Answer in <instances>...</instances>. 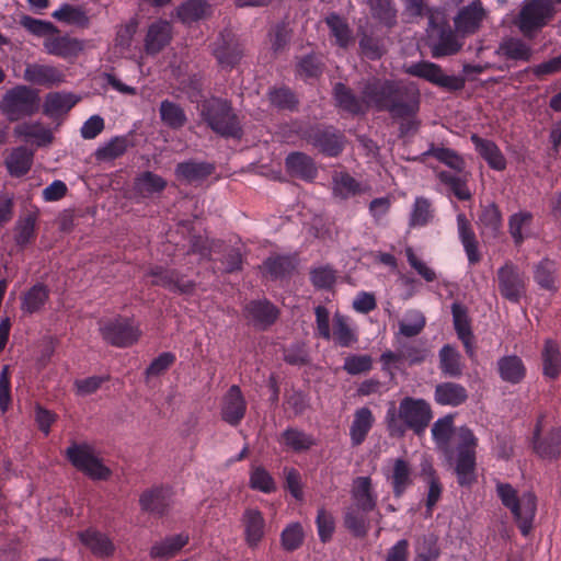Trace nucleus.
<instances>
[{
  "mask_svg": "<svg viewBox=\"0 0 561 561\" xmlns=\"http://www.w3.org/2000/svg\"><path fill=\"white\" fill-rule=\"evenodd\" d=\"M334 106L353 117L364 116L370 108L387 112L393 121L410 124L419 114L421 93L413 82L385 77H370L362 84L360 95L342 82L332 89Z\"/></svg>",
  "mask_w": 561,
  "mask_h": 561,
  "instance_id": "1",
  "label": "nucleus"
},
{
  "mask_svg": "<svg viewBox=\"0 0 561 561\" xmlns=\"http://www.w3.org/2000/svg\"><path fill=\"white\" fill-rule=\"evenodd\" d=\"M433 419L431 404L421 398L404 397L398 411L394 407L387 411L386 421L389 434L393 437H402L408 430L415 435H422Z\"/></svg>",
  "mask_w": 561,
  "mask_h": 561,
  "instance_id": "2",
  "label": "nucleus"
},
{
  "mask_svg": "<svg viewBox=\"0 0 561 561\" xmlns=\"http://www.w3.org/2000/svg\"><path fill=\"white\" fill-rule=\"evenodd\" d=\"M201 116L207 126L224 138L240 139L243 135L238 115L230 101L217 96L206 99L201 104Z\"/></svg>",
  "mask_w": 561,
  "mask_h": 561,
  "instance_id": "3",
  "label": "nucleus"
},
{
  "mask_svg": "<svg viewBox=\"0 0 561 561\" xmlns=\"http://www.w3.org/2000/svg\"><path fill=\"white\" fill-rule=\"evenodd\" d=\"M496 494L501 503L512 513L522 535L528 536L537 513V496L535 493L525 492L519 496L512 484L497 481Z\"/></svg>",
  "mask_w": 561,
  "mask_h": 561,
  "instance_id": "4",
  "label": "nucleus"
},
{
  "mask_svg": "<svg viewBox=\"0 0 561 561\" xmlns=\"http://www.w3.org/2000/svg\"><path fill=\"white\" fill-rule=\"evenodd\" d=\"M426 33V45L433 58L439 59L454 56L459 53L463 46V37L457 30L451 27L444 16H437L431 13Z\"/></svg>",
  "mask_w": 561,
  "mask_h": 561,
  "instance_id": "5",
  "label": "nucleus"
},
{
  "mask_svg": "<svg viewBox=\"0 0 561 561\" xmlns=\"http://www.w3.org/2000/svg\"><path fill=\"white\" fill-rule=\"evenodd\" d=\"M556 14L552 0H524L515 24L524 37L533 39L554 20Z\"/></svg>",
  "mask_w": 561,
  "mask_h": 561,
  "instance_id": "6",
  "label": "nucleus"
},
{
  "mask_svg": "<svg viewBox=\"0 0 561 561\" xmlns=\"http://www.w3.org/2000/svg\"><path fill=\"white\" fill-rule=\"evenodd\" d=\"M38 93L27 85L9 89L0 101V110L10 122L30 117L38 112Z\"/></svg>",
  "mask_w": 561,
  "mask_h": 561,
  "instance_id": "7",
  "label": "nucleus"
},
{
  "mask_svg": "<svg viewBox=\"0 0 561 561\" xmlns=\"http://www.w3.org/2000/svg\"><path fill=\"white\" fill-rule=\"evenodd\" d=\"M65 457L80 472L94 481H106L112 470L95 455L94 448L88 443H71Z\"/></svg>",
  "mask_w": 561,
  "mask_h": 561,
  "instance_id": "8",
  "label": "nucleus"
},
{
  "mask_svg": "<svg viewBox=\"0 0 561 561\" xmlns=\"http://www.w3.org/2000/svg\"><path fill=\"white\" fill-rule=\"evenodd\" d=\"M478 438L467 426H461L457 431V458L455 472L457 481L461 486H469L476 481V448Z\"/></svg>",
  "mask_w": 561,
  "mask_h": 561,
  "instance_id": "9",
  "label": "nucleus"
},
{
  "mask_svg": "<svg viewBox=\"0 0 561 561\" xmlns=\"http://www.w3.org/2000/svg\"><path fill=\"white\" fill-rule=\"evenodd\" d=\"M403 71L409 76L423 79L449 92L460 91L466 85V79L463 77L446 75L439 65L428 60L407 65Z\"/></svg>",
  "mask_w": 561,
  "mask_h": 561,
  "instance_id": "10",
  "label": "nucleus"
},
{
  "mask_svg": "<svg viewBox=\"0 0 561 561\" xmlns=\"http://www.w3.org/2000/svg\"><path fill=\"white\" fill-rule=\"evenodd\" d=\"M102 339L115 347H129L138 342L141 331L133 319L118 316L100 322Z\"/></svg>",
  "mask_w": 561,
  "mask_h": 561,
  "instance_id": "11",
  "label": "nucleus"
},
{
  "mask_svg": "<svg viewBox=\"0 0 561 561\" xmlns=\"http://www.w3.org/2000/svg\"><path fill=\"white\" fill-rule=\"evenodd\" d=\"M526 276L512 261H507L496 272L497 289L500 295L513 304H518L526 295Z\"/></svg>",
  "mask_w": 561,
  "mask_h": 561,
  "instance_id": "12",
  "label": "nucleus"
},
{
  "mask_svg": "<svg viewBox=\"0 0 561 561\" xmlns=\"http://www.w3.org/2000/svg\"><path fill=\"white\" fill-rule=\"evenodd\" d=\"M302 137L327 157H337L345 147L344 134L333 126H311Z\"/></svg>",
  "mask_w": 561,
  "mask_h": 561,
  "instance_id": "13",
  "label": "nucleus"
},
{
  "mask_svg": "<svg viewBox=\"0 0 561 561\" xmlns=\"http://www.w3.org/2000/svg\"><path fill=\"white\" fill-rule=\"evenodd\" d=\"M211 51L222 69H233L243 57V46L230 30H224L211 44Z\"/></svg>",
  "mask_w": 561,
  "mask_h": 561,
  "instance_id": "14",
  "label": "nucleus"
},
{
  "mask_svg": "<svg viewBox=\"0 0 561 561\" xmlns=\"http://www.w3.org/2000/svg\"><path fill=\"white\" fill-rule=\"evenodd\" d=\"M545 414H540L537 419L533 435V448L540 458L556 460L561 455V427H551L545 436H541L545 430Z\"/></svg>",
  "mask_w": 561,
  "mask_h": 561,
  "instance_id": "15",
  "label": "nucleus"
},
{
  "mask_svg": "<svg viewBox=\"0 0 561 561\" xmlns=\"http://www.w3.org/2000/svg\"><path fill=\"white\" fill-rule=\"evenodd\" d=\"M172 495V489L165 485L146 489L139 496L140 510L154 517H163L171 508Z\"/></svg>",
  "mask_w": 561,
  "mask_h": 561,
  "instance_id": "16",
  "label": "nucleus"
},
{
  "mask_svg": "<svg viewBox=\"0 0 561 561\" xmlns=\"http://www.w3.org/2000/svg\"><path fill=\"white\" fill-rule=\"evenodd\" d=\"M148 275L153 277L151 280L152 286H161L172 293L190 295L196 287L194 280H185L183 274L178 270L164 268L157 265L149 270Z\"/></svg>",
  "mask_w": 561,
  "mask_h": 561,
  "instance_id": "17",
  "label": "nucleus"
},
{
  "mask_svg": "<svg viewBox=\"0 0 561 561\" xmlns=\"http://www.w3.org/2000/svg\"><path fill=\"white\" fill-rule=\"evenodd\" d=\"M43 46L48 55L62 59L77 58L83 50L82 41L69 35H60L59 31L58 33H51L50 36H46L43 41Z\"/></svg>",
  "mask_w": 561,
  "mask_h": 561,
  "instance_id": "18",
  "label": "nucleus"
},
{
  "mask_svg": "<svg viewBox=\"0 0 561 561\" xmlns=\"http://www.w3.org/2000/svg\"><path fill=\"white\" fill-rule=\"evenodd\" d=\"M247 401L239 386L232 385L222 398L221 419L231 426H238L244 419Z\"/></svg>",
  "mask_w": 561,
  "mask_h": 561,
  "instance_id": "19",
  "label": "nucleus"
},
{
  "mask_svg": "<svg viewBox=\"0 0 561 561\" xmlns=\"http://www.w3.org/2000/svg\"><path fill=\"white\" fill-rule=\"evenodd\" d=\"M244 317L259 330L272 327L279 316V310L267 299L251 300L244 307Z\"/></svg>",
  "mask_w": 561,
  "mask_h": 561,
  "instance_id": "20",
  "label": "nucleus"
},
{
  "mask_svg": "<svg viewBox=\"0 0 561 561\" xmlns=\"http://www.w3.org/2000/svg\"><path fill=\"white\" fill-rule=\"evenodd\" d=\"M392 488L393 496L400 499L414 484L412 466L404 458L392 460L390 470L386 473Z\"/></svg>",
  "mask_w": 561,
  "mask_h": 561,
  "instance_id": "21",
  "label": "nucleus"
},
{
  "mask_svg": "<svg viewBox=\"0 0 561 561\" xmlns=\"http://www.w3.org/2000/svg\"><path fill=\"white\" fill-rule=\"evenodd\" d=\"M359 54L376 61L387 53L385 38L373 27L359 26L357 30Z\"/></svg>",
  "mask_w": 561,
  "mask_h": 561,
  "instance_id": "22",
  "label": "nucleus"
},
{
  "mask_svg": "<svg viewBox=\"0 0 561 561\" xmlns=\"http://www.w3.org/2000/svg\"><path fill=\"white\" fill-rule=\"evenodd\" d=\"M457 230L469 265L473 266L478 264L482 259L479 251V242L470 220L463 213L457 215Z\"/></svg>",
  "mask_w": 561,
  "mask_h": 561,
  "instance_id": "23",
  "label": "nucleus"
},
{
  "mask_svg": "<svg viewBox=\"0 0 561 561\" xmlns=\"http://www.w3.org/2000/svg\"><path fill=\"white\" fill-rule=\"evenodd\" d=\"M484 19V10L480 2H473L459 10L454 19L457 32L465 38L474 34Z\"/></svg>",
  "mask_w": 561,
  "mask_h": 561,
  "instance_id": "24",
  "label": "nucleus"
},
{
  "mask_svg": "<svg viewBox=\"0 0 561 561\" xmlns=\"http://www.w3.org/2000/svg\"><path fill=\"white\" fill-rule=\"evenodd\" d=\"M241 522L244 528V540L250 548H256L265 536V519L257 508H245Z\"/></svg>",
  "mask_w": 561,
  "mask_h": 561,
  "instance_id": "25",
  "label": "nucleus"
},
{
  "mask_svg": "<svg viewBox=\"0 0 561 561\" xmlns=\"http://www.w3.org/2000/svg\"><path fill=\"white\" fill-rule=\"evenodd\" d=\"M188 541L190 535L185 531L167 536L151 546L149 556L153 560H170L174 558Z\"/></svg>",
  "mask_w": 561,
  "mask_h": 561,
  "instance_id": "26",
  "label": "nucleus"
},
{
  "mask_svg": "<svg viewBox=\"0 0 561 561\" xmlns=\"http://www.w3.org/2000/svg\"><path fill=\"white\" fill-rule=\"evenodd\" d=\"M172 39V25L165 20L151 23L145 38V50L148 55H157Z\"/></svg>",
  "mask_w": 561,
  "mask_h": 561,
  "instance_id": "27",
  "label": "nucleus"
},
{
  "mask_svg": "<svg viewBox=\"0 0 561 561\" xmlns=\"http://www.w3.org/2000/svg\"><path fill=\"white\" fill-rule=\"evenodd\" d=\"M78 538L98 558H108L115 552L112 539L94 528L79 531Z\"/></svg>",
  "mask_w": 561,
  "mask_h": 561,
  "instance_id": "28",
  "label": "nucleus"
},
{
  "mask_svg": "<svg viewBox=\"0 0 561 561\" xmlns=\"http://www.w3.org/2000/svg\"><path fill=\"white\" fill-rule=\"evenodd\" d=\"M285 165L290 175L304 181L311 182L318 175L313 159L300 151L289 153L285 160Z\"/></svg>",
  "mask_w": 561,
  "mask_h": 561,
  "instance_id": "29",
  "label": "nucleus"
},
{
  "mask_svg": "<svg viewBox=\"0 0 561 561\" xmlns=\"http://www.w3.org/2000/svg\"><path fill=\"white\" fill-rule=\"evenodd\" d=\"M278 442L287 450L295 454L306 453L317 444L316 438L311 434L294 426L285 428L280 433Z\"/></svg>",
  "mask_w": 561,
  "mask_h": 561,
  "instance_id": "30",
  "label": "nucleus"
},
{
  "mask_svg": "<svg viewBox=\"0 0 561 561\" xmlns=\"http://www.w3.org/2000/svg\"><path fill=\"white\" fill-rule=\"evenodd\" d=\"M440 184H443L448 194L454 195L458 201H469L472 194L468 186V172L453 173L450 171L442 170L436 174Z\"/></svg>",
  "mask_w": 561,
  "mask_h": 561,
  "instance_id": "31",
  "label": "nucleus"
},
{
  "mask_svg": "<svg viewBox=\"0 0 561 561\" xmlns=\"http://www.w3.org/2000/svg\"><path fill=\"white\" fill-rule=\"evenodd\" d=\"M470 139L478 153L486 161L491 169L496 171L505 170L506 159L494 141L481 138L477 134H472Z\"/></svg>",
  "mask_w": 561,
  "mask_h": 561,
  "instance_id": "32",
  "label": "nucleus"
},
{
  "mask_svg": "<svg viewBox=\"0 0 561 561\" xmlns=\"http://www.w3.org/2000/svg\"><path fill=\"white\" fill-rule=\"evenodd\" d=\"M534 280L545 290L556 293L558 286L559 265L554 260L545 257L534 265Z\"/></svg>",
  "mask_w": 561,
  "mask_h": 561,
  "instance_id": "33",
  "label": "nucleus"
},
{
  "mask_svg": "<svg viewBox=\"0 0 561 561\" xmlns=\"http://www.w3.org/2000/svg\"><path fill=\"white\" fill-rule=\"evenodd\" d=\"M354 506L362 507L364 511H374L377 506V494L373 488L370 477H357L353 481L351 491Z\"/></svg>",
  "mask_w": 561,
  "mask_h": 561,
  "instance_id": "34",
  "label": "nucleus"
},
{
  "mask_svg": "<svg viewBox=\"0 0 561 561\" xmlns=\"http://www.w3.org/2000/svg\"><path fill=\"white\" fill-rule=\"evenodd\" d=\"M434 399L439 405L459 407L468 400V391L460 383L446 381L435 387Z\"/></svg>",
  "mask_w": 561,
  "mask_h": 561,
  "instance_id": "35",
  "label": "nucleus"
},
{
  "mask_svg": "<svg viewBox=\"0 0 561 561\" xmlns=\"http://www.w3.org/2000/svg\"><path fill=\"white\" fill-rule=\"evenodd\" d=\"M24 78L33 84L50 87L64 81V73L54 66L33 64L26 67Z\"/></svg>",
  "mask_w": 561,
  "mask_h": 561,
  "instance_id": "36",
  "label": "nucleus"
},
{
  "mask_svg": "<svg viewBox=\"0 0 561 561\" xmlns=\"http://www.w3.org/2000/svg\"><path fill=\"white\" fill-rule=\"evenodd\" d=\"M216 170L211 162L188 160L178 163L175 174L188 183L198 182L210 176Z\"/></svg>",
  "mask_w": 561,
  "mask_h": 561,
  "instance_id": "37",
  "label": "nucleus"
},
{
  "mask_svg": "<svg viewBox=\"0 0 561 561\" xmlns=\"http://www.w3.org/2000/svg\"><path fill=\"white\" fill-rule=\"evenodd\" d=\"M374 415L369 408L363 407L355 411L350 427V437L353 446L362 445L374 425Z\"/></svg>",
  "mask_w": 561,
  "mask_h": 561,
  "instance_id": "38",
  "label": "nucleus"
},
{
  "mask_svg": "<svg viewBox=\"0 0 561 561\" xmlns=\"http://www.w3.org/2000/svg\"><path fill=\"white\" fill-rule=\"evenodd\" d=\"M497 371L505 382L517 385L526 377V367L517 355H506L497 360Z\"/></svg>",
  "mask_w": 561,
  "mask_h": 561,
  "instance_id": "39",
  "label": "nucleus"
},
{
  "mask_svg": "<svg viewBox=\"0 0 561 561\" xmlns=\"http://www.w3.org/2000/svg\"><path fill=\"white\" fill-rule=\"evenodd\" d=\"M34 152L24 146L14 148L5 159V167L11 176L22 178L32 168Z\"/></svg>",
  "mask_w": 561,
  "mask_h": 561,
  "instance_id": "40",
  "label": "nucleus"
},
{
  "mask_svg": "<svg viewBox=\"0 0 561 561\" xmlns=\"http://www.w3.org/2000/svg\"><path fill=\"white\" fill-rule=\"evenodd\" d=\"M325 24L330 34L334 37L335 44L343 49L348 48L355 41L353 31L347 21L335 12L325 16Z\"/></svg>",
  "mask_w": 561,
  "mask_h": 561,
  "instance_id": "41",
  "label": "nucleus"
},
{
  "mask_svg": "<svg viewBox=\"0 0 561 561\" xmlns=\"http://www.w3.org/2000/svg\"><path fill=\"white\" fill-rule=\"evenodd\" d=\"M50 290L47 285L36 283L21 297V309L24 313L33 314L41 311L49 299Z\"/></svg>",
  "mask_w": 561,
  "mask_h": 561,
  "instance_id": "42",
  "label": "nucleus"
},
{
  "mask_svg": "<svg viewBox=\"0 0 561 561\" xmlns=\"http://www.w3.org/2000/svg\"><path fill=\"white\" fill-rule=\"evenodd\" d=\"M362 507L351 505L346 507L343 516L344 527L356 538H364L369 530V519Z\"/></svg>",
  "mask_w": 561,
  "mask_h": 561,
  "instance_id": "43",
  "label": "nucleus"
},
{
  "mask_svg": "<svg viewBox=\"0 0 561 561\" xmlns=\"http://www.w3.org/2000/svg\"><path fill=\"white\" fill-rule=\"evenodd\" d=\"M542 374L549 379L561 375V350L553 340H547L541 351Z\"/></svg>",
  "mask_w": 561,
  "mask_h": 561,
  "instance_id": "44",
  "label": "nucleus"
},
{
  "mask_svg": "<svg viewBox=\"0 0 561 561\" xmlns=\"http://www.w3.org/2000/svg\"><path fill=\"white\" fill-rule=\"evenodd\" d=\"M427 157L435 158L437 161L457 173H462L466 169L465 159L456 150L450 148L439 147L432 144L430 148L422 153L421 160L423 161Z\"/></svg>",
  "mask_w": 561,
  "mask_h": 561,
  "instance_id": "45",
  "label": "nucleus"
},
{
  "mask_svg": "<svg viewBox=\"0 0 561 561\" xmlns=\"http://www.w3.org/2000/svg\"><path fill=\"white\" fill-rule=\"evenodd\" d=\"M494 54L510 60L529 61L533 53L531 48L520 38L507 37L500 43Z\"/></svg>",
  "mask_w": 561,
  "mask_h": 561,
  "instance_id": "46",
  "label": "nucleus"
},
{
  "mask_svg": "<svg viewBox=\"0 0 561 561\" xmlns=\"http://www.w3.org/2000/svg\"><path fill=\"white\" fill-rule=\"evenodd\" d=\"M211 13V7L207 0H187L176 9L179 20L184 24L198 22Z\"/></svg>",
  "mask_w": 561,
  "mask_h": 561,
  "instance_id": "47",
  "label": "nucleus"
},
{
  "mask_svg": "<svg viewBox=\"0 0 561 561\" xmlns=\"http://www.w3.org/2000/svg\"><path fill=\"white\" fill-rule=\"evenodd\" d=\"M263 267L272 279H283L293 274L296 261L293 255H271L263 262Z\"/></svg>",
  "mask_w": 561,
  "mask_h": 561,
  "instance_id": "48",
  "label": "nucleus"
},
{
  "mask_svg": "<svg viewBox=\"0 0 561 561\" xmlns=\"http://www.w3.org/2000/svg\"><path fill=\"white\" fill-rule=\"evenodd\" d=\"M332 185L333 195L341 199H348L363 193L362 184L345 171L333 174Z\"/></svg>",
  "mask_w": 561,
  "mask_h": 561,
  "instance_id": "49",
  "label": "nucleus"
},
{
  "mask_svg": "<svg viewBox=\"0 0 561 561\" xmlns=\"http://www.w3.org/2000/svg\"><path fill=\"white\" fill-rule=\"evenodd\" d=\"M331 339L341 347H351L358 341L355 330L350 324V318L336 312L333 316V331Z\"/></svg>",
  "mask_w": 561,
  "mask_h": 561,
  "instance_id": "50",
  "label": "nucleus"
},
{
  "mask_svg": "<svg viewBox=\"0 0 561 561\" xmlns=\"http://www.w3.org/2000/svg\"><path fill=\"white\" fill-rule=\"evenodd\" d=\"M159 115L163 125L178 130L183 128L187 123V116L184 108L170 100H163L159 106Z\"/></svg>",
  "mask_w": 561,
  "mask_h": 561,
  "instance_id": "51",
  "label": "nucleus"
},
{
  "mask_svg": "<svg viewBox=\"0 0 561 561\" xmlns=\"http://www.w3.org/2000/svg\"><path fill=\"white\" fill-rule=\"evenodd\" d=\"M478 222L482 228V233L493 238L496 237L503 225L502 213L499 206L495 203L481 206Z\"/></svg>",
  "mask_w": 561,
  "mask_h": 561,
  "instance_id": "52",
  "label": "nucleus"
},
{
  "mask_svg": "<svg viewBox=\"0 0 561 561\" xmlns=\"http://www.w3.org/2000/svg\"><path fill=\"white\" fill-rule=\"evenodd\" d=\"M53 18L59 22L85 28L90 24L87 12L77 5L64 3L59 9L53 12Z\"/></svg>",
  "mask_w": 561,
  "mask_h": 561,
  "instance_id": "53",
  "label": "nucleus"
},
{
  "mask_svg": "<svg viewBox=\"0 0 561 561\" xmlns=\"http://www.w3.org/2000/svg\"><path fill=\"white\" fill-rule=\"evenodd\" d=\"M271 104L279 111L297 112L299 99L297 94L288 87L273 88L268 92Z\"/></svg>",
  "mask_w": 561,
  "mask_h": 561,
  "instance_id": "54",
  "label": "nucleus"
},
{
  "mask_svg": "<svg viewBox=\"0 0 561 561\" xmlns=\"http://www.w3.org/2000/svg\"><path fill=\"white\" fill-rule=\"evenodd\" d=\"M439 368L445 376L457 378L462 375L460 354L449 344L439 351Z\"/></svg>",
  "mask_w": 561,
  "mask_h": 561,
  "instance_id": "55",
  "label": "nucleus"
},
{
  "mask_svg": "<svg viewBox=\"0 0 561 561\" xmlns=\"http://www.w3.org/2000/svg\"><path fill=\"white\" fill-rule=\"evenodd\" d=\"M76 103L77 100L71 94L49 93L45 100L44 114L56 117L70 111Z\"/></svg>",
  "mask_w": 561,
  "mask_h": 561,
  "instance_id": "56",
  "label": "nucleus"
},
{
  "mask_svg": "<svg viewBox=\"0 0 561 561\" xmlns=\"http://www.w3.org/2000/svg\"><path fill=\"white\" fill-rule=\"evenodd\" d=\"M14 133L25 140H35L37 146H46L51 142L53 134L39 123H23L15 127Z\"/></svg>",
  "mask_w": 561,
  "mask_h": 561,
  "instance_id": "57",
  "label": "nucleus"
},
{
  "mask_svg": "<svg viewBox=\"0 0 561 561\" xmlns=\"http://www.w3.org/2000/svg\"><path fill=\"white\" fill-rule=\"evenodd\" d=\"M129 141L126 136H116L107 144L96 149L95 158L99 161H111L117 159L127 151Z\"/></svg>",
  "mask_w": 561,
  "mask_h": 561,
  "instance_id": "58",
  "label": "nucleus"
},
{
  "mask_svg": "<svg viewBox=\"0 0 561 561\" xmlns=\"http://www.w3.org/2000/svg\"><path fill=\"white\" fill-rule=\"evenodd\" d=\"M305 540L302 525L298 522L288 524L280 534V546L287 552L298 550Z\"/></svg>",
  "mask_w": 561,
  "mask_h": 561,
  "instance_id": "59",
  "label": "nucleus"
},
{
  "mask_svg": "<svg viewBox=\"0 0 561 561\" xmlns=\"http://www.w3.org/2000/svg\"><path fill=\"white\" fill-rule=\"evenodd\" d=\"M165 186L167 181L151 171L142 172L135 181L137 192L142 195L160 193L165 188Z\"/></svg>",
  "mask_w": 561,
  "mask_h": 561,
  "instance_id": "60",
  "label": "nucleus"
},
{
  "mask_svg": "<svg viewBox=\"0 0 561 561\" xmlns=\"http://www.w3.org/2000/svg\"><path fill=\"white\" fill-rule=\"evenodd\" d=\"M426 320L419 310H408L404 319L399 323V332L405 337L419 335L425 328Z\"/></svg>",
  "mask_w": 561,
  "mask_h": 561,
  "instance_id": "61",
  "label": "nucleus"
},
{
  "mask_svg": "<svg viewBox=\"0 0 561 561\" xmlns=\"http://www.w3.org/2000/svg\"><path fill=\"white\" fill-rule=\"evenodd\" d=\"M249 485L252 490H256L265 494H270L276 490L274 478L262 466L252 467L250 471Z\"/></svg>",
  "mask_w": 561,
  "mask_h": 561,
  "instance_id": "62",
  "label": "nucleus"
},
{
  "mask_svg": "<svg viewBox=\"0 0 561 561\" xmlns=\"http://www.w3.org/2000/svg\"><path fill=\"white\" fill-rule=\"evenodd\" d=\"M36 221L37 217L34 214H27L25 217L19 219L14 236L18 245L25 247L35 239Z\"/></svg>",
  "mask_w": 561,
  "mask_h": 561,
  "instance_id": "63",
  "label": "nucleus"
},
{
  "mask_svg": "<svg viewBox=\"0 0 561 561\" xmlns=\"http://www.w3.org/2000/svg\"><path fill=\"white\" fill-rule=\"evenodd\" d=\"M322 72L323 62L314 54L301 57L296 65V75L304 80L318 78Z\"/></svg>",
  "mask_w": 561,
  "mask_h": 561,
  "instance_id": "64",
  "label": "nucleus"
}]
</instances>
